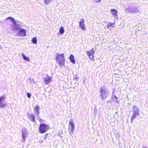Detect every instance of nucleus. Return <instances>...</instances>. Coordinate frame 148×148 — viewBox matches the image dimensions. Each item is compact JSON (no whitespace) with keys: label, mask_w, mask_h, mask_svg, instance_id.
I'll return each instance as SVG.
<instances>
[{"label":"nucleus","mask_w":148,"mask_h":148,"mask_svg":"<svg viewBox=\"0 0 148 148\" xmlns=\"http://www.w3.org/2000/svg\"><path fill=\"white\" fill-rule=\"evenodd\" d=\"M7 20V22L9 25H10V22L13 23V24L11 25V27L12 30L13 31H17L20 29V27L16 24V22L14 19L11 17H9L6 19Z\"/></svg>","instance_id":"obj_1"},{"label":"nucleus","mask_w":148,"mask_h":148,"mask_svg":"<svg viewBox=\"0 0 148 148\" xmlns=\"http://www.w3.org/2000/svg\"><path fill=\"white\" fill-rule=\"evenodd\" d=\"M57 63L60 66L64 65L65 64V59L64 55L63 53L58 54L55 58Z\"/></svg>","instance_id":"obj_2"},{"label":"nucleus","mask_w":148,"mask_h":148,"mask_svg":"<svg viewBox=\"0 0 148 148\" xmlns=\"http://www.w3.org/2000/svg\"><path fill=\"white\" fill-rule=\"evenodd\" d=\"M49 129V125L45 124H40L38 127L39 132L41 134L45 133Z\"/></svg>","instance_id":"obj_3"},{"label":"nucleus","mask_w":148,"mask_h":148,"mask_svg":"<svg viewBox=\"0 0 148 148\" xmlns=\"http://www.w3.org/2000/svg\"><path fill=\"white\" fill-rule=\"evenodd\" d=\"M86 52L89 59L92 61L94 60V55L95 53V52L93 48H92L90 51H87Z\"/></svg>","instance_id":"obj_4"},{"label":"nucleus","mask_w":148,"mask_h":148,"mask_svg":"<svg viewBox=\"0 0 148 148\" xmlns=\"http://www.w3.org/2000/svg\"><path fill=\"white\" fill-rule=\"evenodd\" d=\"M100 92L101 93L100 96L102 99H106L109 93L108 92H106L102 88H100Z\"/></svg>","instance_id":"obj_5"},{"label":"nucleus","mask_w":148,"mask_h":148,"mask_svg":"<svg viewBox=\"0 0 148 148\" xmlns=\"http://www.w3.org/2000/svg\"><path fill=\"white\" fill-rule=\"evenodd\" d=\"M5 97L3 95L0 97V108H3L7 105L5 101Z\"/></svg>","instance_id":"obj_6"},{"label":"nucleus","mask_w":148,"mask_h":148,"mask_svg":"<svg viewBox=\"0 0 148 148\" xmlns=\"http://www.w3.org/2000/svg\"><path fill=\"white\" fill-rule=\"evenodd\" d=\"M127 10L129 13H136L139 11V10L136 7H129Z\"/></svg>","instance_id":"obj_7"},{"label":"nucleus","mask_w":148,"mask_h":148,"mask_svg":"<svg viewBox=\"0 0 148 148\" xmlns=\"http://www.w3.org/2000/svg\"><path fill=\"white\" fill-rule=\"evenodd\" d=\"M79 27L83 30H86V28L84 24V19H81L79 21Z\"/></svg>","instance_id":"obj_8"},{"label":"nucleus","mask_w":148,"mask_h":148,"mask_svg":"<svg viewBox=\"0 0 148 148\" xmlns=\"http://www.w3.org/2000/svg\"><path fill=\"white\" fill-rule=\"evenodd\" d=\"M140 115V114L139 112V110H138L135 111L133 114L131 119V123H132L133 120L135 119L137 116Z\"/></svg>","instance_id":"obj_9"},{"label":"nucleus","mask_w":148,"mask_h":148,"mask_svg":"<svg viewBox=\"0 0 148 148\" xmlns=\"http://www.w3.org/2000/svg\"><path fill=\"white\" fill-rule=\"evenodd\" d=\"M111 12L112 15L116 19L118 18L117 15V11L115 9H111L110 10Z\"/></svg>","instance_id":"obj_10"},{"label":"nucleus","mask_w":148,"mask_h":148,"mask_svg":"<svg viewBox=\"0 0 148 148\" xmlns=\"http://www.w3.org/2000/svg\"><path fill=\"white\" fill-rule=\"evenodd\" d=\"M51 81V78L48 75L44 78V82L46 85L49 83Z\"/></svg>","instance_id":"obj_11"},{"label":"nucleus","mask_w":148,"mask_h":148,"mask_svg":"<svg viewBox=\"0 0 148 148\" xmlns=\"http://www.w3.org/2000/svg\"><path fill=\"white\" fill-rule=\"evenodd\" d=\"M69 125L71 128L70 133L71 134H73V131L75 129V127L74 124L72 121L69 122Z\"/></svg>","instance_id":"obj_12"},{"label":"nucleus","mask_w":148,"mask_h":148,"mask_svg":"<svg viewBox=\"0 0 148 148\" xmlns=\"http://www.w3.org/2000/svg\"><path fill=\"white\" fill-rule=\"evenodd\" d=\"M26 31L23 29H21L19 32V35L21 36H24L26 35Z\"/></svg>","instance_id":"obj_13"},{"label":"nucleus","mask_w":148,"mask_h":148,"mask_svg":"<svg viewBox=\"0 0 148 148\" xmlns=\"http://www.w3.org/2000/svg\"><path fill=\"white\" fill-rule=\"evenodd\" d=\"M69 59L70 62L73 64H74L75 63V60L74 59V56L72 54L69 57Z\"/></svg>","instance_id":"obj_14"},{"label":"nucleus","mask_w":148,"mask_h":148,"mask_svg":"<svg viewBox=\"0 0 148 148\" xmlns=\"http://www.w3.org/2000/svg\"><path fill=\"white\" fill-rule=\"evenodd\" d=\"M40 109L39 106L38 105L36 106L34 108V111L36 112L37 114L38 115L39 114V110Z\"/></svg>","instance_id":"obj_15"},{"label":"nucleus","mask_w":148,"mask_h":148,"mask_svg":"<svg viewBox=\"0 0 148 148\" xmlns=\"http://www.w3.org/2000/svg\"><path fill=\"white\" fill-rule=\"evenodd\" d=\"M29 118L30 119V120L33 122H34L35 121L34 117L33 114H32L29 115Z\"/></svg>","instance_id":"obj_16"},{"label":"nucleus","mask_w":148,"mask_h":148,"mask_svg":"<svg viewBox=\"0 0 148 148\" xmlns=\"http://www.w3.org/2000/svg\"><path fill=\"white\" fill-rule=\"evenodd\" d=\"M32 42L34 44H36L37 43V39L36 37H34L32 40Z\"/></svg>","instance_id":"obj_17"},{"label":"nucleus","mask_w":148,"mask_h":148,"mask_svg":"<svg viewBox=\"0 0 148 148\" xmlns=\"http://www.w3.org/2000/svg\"><path fill=\"white\" fill-rule=\"evenodd\" d=\"M59 31L61 34H64V30L63 27H60L59 29Z\"/></svg>","instance_id":"obj_18"},{"label":"nucleus","mask_w":148,"mask_h":148,"mask_svg":"<svg viewBox=\"0 0 148 148\" xmlns=\"http://www.w3.org/2000/svg\"><path fill=\"white\" fill-rule=\"evenodd\" d=\"M22 56L23 58V59L24 60H25L26 61H30V59L29 57H26L23 54H22Z\"/></svg>","instance_id":"obj_19"},{"label":"nucleus","mask_w":148,"mask_h":148,"mask_svg":"<svg viewBox=\"0 0 148 148\" xmlns=\"http://www.w3.org/2000/svg\"><path fill=\"white\" fill-rule=\"evenodd\" d=\"M111 27H114V23H110L107 25V27L108 28H110Z\"/></svg>","instance_id":"obj_20"},{"label":"nucleus","mask_w":148,"mask_h":148,"mask_svg":"<svg viewBox=\"0 0 148 148\" xmlns=\"http://www.w3.org/2000/svg\"><path fill=\"white\" fill-rule=\"evenodd\" d=\"M52 0H44V2L46 5H47L50 3Z\"/></svg>","instance_id":"obj_21"},{"label":"nucleus","mask_w":148,"mask_h":148,"mask_svg":"<svg viewBox=\"0 0 148 148\" xmlns=\"http://www.w3.org/2000/svg\"><path fill=\"white\" fill-rule=\"evenodd\" d=\"M93 1L97 3H100L101 1V0H93Z\"/></svg>","instance_id":"obj_22"},{"label":"nucleus","mask_w":148,"mask_h":148,"mask_svg":"<svg viewBox=\"0 0 148 148\" xmlns=\"http://www.w3.org/2000/svg\"><path fill=\"white\" fill-rule=\"evenodd\" d=\"M27 96L29 98H30L31 97V94L29 92H27Z\"/></svg>","instance_id":"obj_23"},{"label":"nucleus","mask_w":148,"mask_h":148,"mask_svg":"<svg viewBox=\"0 0 148 148\" xmlns=\"http://www.w3.org/2000/svg\"><path fill=\"white\" fill-rule=\"evenodd\" d=\"M49 134V133H47L45 135V137L44 138L45 139H46L47 138V137L48 135Z\"/></svg>","instance_id":"obj_24"},{"label":"nucleus","mask_w":148,"mask_h":148,"mask_svg":"<svg viewBox=\"0 0 148 148\" xmlns=\"http://www.w3.org/2000/svg\"><path fill=\"white\" fill-rule=\"evenodd\" d=\"M39 120L40 121H43V120L40 119H39Z\"/></svg>","instance_id":"obj_25"}]
</instances>
